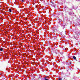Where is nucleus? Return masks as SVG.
I'll return each instance as SVG.
<instances>
[{"label":"nucleus","mask_w":80,"mask_h":80,"mask_svg":"<svg viewBox=\"0 0 80 80\" xmlns=\"http://www.w3.org/2000/svg\"><path fill=\"white\" fill-rule=\"evenodd\" d=\"M35 62H34V63H35Z\"/></svg>","instance_id":"412c9836"},{"label":"nucleus","mask_w":80,"mask_h":80,"mask_svg":"<svg viewBox=\"0 0 80 80\" xmlns=\"http://www.w3.org/2000/svg\"><path fill=\"white\" fill-rule=\"evenodd\" d=\"M73 9H75V10L76 9H77V8H75L73 7Z\"/></svg>","instance_id":"9b49d317"},{"label":"nucleus","mask_w":80,"mask_h":80,"mask_svg":"<svg viewBox=\"0 0 80 80\" xmlns=\"http://www.w3.org/2000/svg\"><path fill=\"white\" fill-rule=\"evenodd\" d=\"M69 15H73L74 14V13L73 12H69Z\"/></svg>","instance_id":"f03ea898"},{"label":"nucleus","mask_w":80,"mask_h":80,"mask_svg":"<svg viewBox=\"0 0 80 80\" xmlns=\"http://www.w3.org/2000/svg\"><path fill=\"white\" fill-rule=\"evenodd\" d=\"M60 14H61V13H58V15H60Z\"/></svg>","instance_id":"ddd939ff"},{"label":"nucleus","mask_w":80,"mask_h":80,"mask_svg":"<svg viewBox=\"0 0 80 80\" xmlns=\"http://www.w3.org/2000/svg\"><path fill=\"white\" fill-rule=\"evenodd\" d=\"M61 21H62V20H61V21H60V22H61Z\"/></svg>","instance_id":"4be33fe9"},{"label":"nucleus","mask_w":80,"mask_h":80,"mask_svg":"<svg viewBox=\"0 0 80 80\" xmlns=\"http://www.w3.org/2000/svg\"><path fill=\"white\" fill-rule=\"evenodd\" d=\"M53 7H54V8H56V7H55V5H53Z\"/></svg>","instance_id":"9d476101"},{"label":"nucleus","mask_w":80,"mask_h":80,"mask_svg":"<svg viewBox=\"0 0 80 80\" xmlns=\"http://www.w3.org/2000/svg\"><path fill=\"white\" fill-rule=\"evenodd\" d=\"M44 80H49V79H47V77L46 76L45 77V78L44 79Z\"/></svg>","instance_id":"7ed1b4c3"},{"label":"nucleus","mask_w":80,"mask_h":80,"mask_svg":"<svg viewBox=\"0 0 80 80\" xmlns=\"http://www.w3.org/2000/svg\"><path fill=\"white\" fill-rule=\"evenodd\" d=\"M66 26H67V24H66V23L64 24V25H62V26L63 27L62 28H65Z\"/></svg>","instance_id":"f257e3e1"},{"label":"nucleus","mask_w":80,"mask_h":80,"mask_svg":"<svg viewBox=\"0 0 80 80\" xmlns=\"http://www.w3.org/2000/svg\"><path fill=\"white\" fill-rule=\"evenodd\" d=\"M71 64H72V62H70V63H69L68 64V65L69 66H70V65H71Z\"/></svg>","instance_id":"423d86ee"},{"label":"nucleus","mask_w":80,"mask_h":80,"mask_svg":"<svg viewBox=\"0 0 80 80\" xmlns=\"http://www.w3.org/2000/svg\"><path fill=\"white\" fill-rule=\"evenodd\" d=\"M76 34H79V33L78 32H76Z\"/></svg>","instance_id":"1a4fd4ad"},{"label":"nucleus","mask_w":80,"mask_h":80,"mask_svg":"<svg viewBox=\"0 0 80 80\" xmlns=\"http://www.w3.org/2000/svg\"><path fill=\"white\" fill-rule=\"evenodd\" d=\"M46 77H47V79H48V76H46Z\"/></svg>","instance_id":"4468645a"},{"label":"nucleus","mask_w":80,"mask_h":80,"mask_svg":"<svg viewBox=\"0 0 80 80\" xmlns=\"http://www.w3.org/2000/svg\"><path fill=\"white\" fill-rule=\"evenodd\" d=\"M78 1H80V0H78Z\"/></svg>","instance_id":"a211bd4d"},{"label":"nucleus","mask_w":80,"mask_h":80,"mask_svg":"<svg viewBox=\"0 0 80 80\" xmlns=\"http://www.w3.org/2000/svg\"><path fill=\"white\" fill-rule=\"evenodd\" d=\"M72 58L74 60H76L77 59V58H76V57H75V56H73Z\"/></svg>","instance_id":"20e7f679"},{"label":"nucleus","mask_w":80,"mask_h":80,"mask_svg":"<svg viewBox=\"0 0 80 80\" xmlns=\"http://www.w3.org/2000/svg\"><path fill=\"white\" fill-rule=\"evenodd\" d=\"M0 51H3V48H0Z\"/></svg>","instance_id":"6e6552de"},{"label":"nucleus","mask_w":80,"mask_h":80,"mask_svg":"<svg viewBox=\"0 0 80 80\" xmlns=\"http://www.w3.org/2000/svg\"><path fill=\"white\" fill-rule=\"evenodd\" d=\"M51 6L52 7H53V5H51Z\"/></svg>","instance_id":"2eb2a0df"},{"label":"nucleus","mask_w":80,"mask_h":80,"mask_svg":"<svg viewBox=\"0 0 80 80\" xmlns=\"http://www.w3.org/2000/svg\"><path fill=\"white\" fill-rule=\"evenodd\" d=\"M22 2H24L23 0H22Z\"/></svg>","instance_id":"f3484780"},{"label":"nucleus","mask_w":80,"mask_h":80,"mask_svg":"<svg viewBox=\"0 0 80 80\" xmlns=\"http://www.w3.org/2000/svg\"><path fill=\"white\" fill-rule=\"evenodd\" d=\"M52 3H53V2H52Z\"/></svg>","instance_id":"aec40b11"},{"label":"nucleus","mask_w":80,"mask_h":80,"mask_svg":"<svg viewBox=\"0 0 80 80\" xmlns=\"http://www.w3.org/2000/svg\"><path fill=\"white\" fill-rule=\"evenodd\" d=\"M24 7V6H22V7Z\"/></svg>","instance_id":"6ab92c4d"},{"label":"nucleus","mask_w":80,"mask_h":80,"mask_svg":"<svg viewBox=\"0 0 80 80\" xmlns=\"http://www.w3.org/2000/svg\"><path fill=\"white\" fill-rule=\"evenodd\" d=\"M66 63H67V62H66Z\"/></svg>","instance_id":"5701e85b"},{"label":"nucleus","mask_w":80,"mask_h":80,"mask_svg":"<svg viewBox=\"0 0 80 80\" xmlns=\"http://www.w3.org/2000/svg\"><path fill=\"white\" fill-rule=\"evenodd\" d=\"M64 8L65 10H67V6H64Z\"/></svg>","instance_id":"39448f33"},{"label":"nucleus","mask_w":80,"mask_h":80,"mask_svg":"<svg viewBox=\"0 0 80 80\" xmlns=\"http://www.w3.org/2000/svg\"><path fill=\"white\" fill-rule=\"evenodd\" d=\"M60 25H62V23H60Z\"/></svg>","instance_id":"dca6fc26"},{"label":"nucleus","mask_w":80,"mask_h":80,"mask_svg":"<svg viewBox=\"0 0 80 80\" xmlns=\"http://www.w3.org/2000/svg\"><path fill=\"white\" fill-rule=\"evenodd\" d=\"M62 80V78H60L58 79V80Z\"/></svg>","instance_id":"f8f14e48"},{"label":"nucleus","mask_w":80,"mask_h":80,"mask_svg":"<svg viewBox=\"0 0 80 80\" xmlns=\"http://www.w3.org/2000/svg\"><path fill=\"white\" fill-rule=\"evenodd\" d=\"M9 11L10 12H12V10H11V9H9Z\"/></svg>","instance_id":"0eeeda50"}]
</instances>
